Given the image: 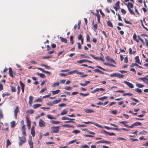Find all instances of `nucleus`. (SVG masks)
Masks as SVG:
<instances>
[{"label":"nucleus","mask_w":148,"mask_h":148,"mask_svg":"<svg viewBox=\"0 0 148 148\" xmlns=\"http://www.w3.org/2000/svg\"><path fill=\"white\" fill-rule=\"evenodd\" d=\"M85 62H86L85 60H81L77 61V62L78 63H82Z\"/></svg>","instance_id":"obj_49"},{"label":"nucleus","mask_w":148,"mask_h":148,"mask_svg":"<svg viewBox=\"0 0 148 148\" xmlns=\"http://www.w3.org/2000/svg\"><path fill=\"white\" fill-rule=\"evenodd\" d=\"M37 74L42 78H44L46 77L45 75L43 74L37 73Z\"/></svg>","instance_id":"obj_18"},{"label":"nucleus","mask_w":148,"mask_h":148,"mask_svg":"<svg viewBox=\"0 0 148 148\" xmlns=\"http://www.w3.org/2000/svg\"><path fill=\"white\" fill-rule=\"evenodd\" d=\"M85 111L87 113H91L94 112V111L92 109H85Z\"/></svg>","instance_id":"obj_16"},{"label":"nucleus","mask_w":148,"mask_h":148,"mask_svg":"<svg viewBox=\"0 0 148 148\" xmlns=\"http://www.w3.org/2000/svg\"><path fill=\"white\" fill-rule=\"evenodd\" d=\"M135 62L136 63L139 64H141V63L140 62V60L139 59V57L138 56H136L135 58Z\"/></svg>","instance_id":"obj_13"},{"label":"nucleus","mask_w":148,"mask_h":148,"mask_svg":"<svg viewBox=\"0 0 148 148\" xmlns=\"http://www.w3.org/2000/svg\"><path fill=\"white\" fill-rule=\"evenodd\" d=\"M98 27V25L96 23L95 24L93 25V28L94 29V31H95L97 29Z\"/></svg>","instance_id":"obj_47"},{"label":"nucleus","mask_w":148,"mask_h":148,"mask_svg":"<svg viewBox=\"0 0 148 148\" xmlns=\"http://www.w3.org/2000/svg\"><path fill=\"white\" fill-rule=\"evenodd\" d=\"M90 56L92 57L95 60H99V57H95V56L93 54H90Z\"/></svg>","instance_id":"obj_40"},{"label":"nucleus","mask_w":148,"mask_h":148,"mask_svg":"<svg viewBox=\"0 0 148 148\" xmlns=\"http://www.w3.org/2000/svg\"><path fill=\"white\" fill-rule=\"evenodd\" d=\"M124 21H125V23H126V24H131V25H132V23L131 22H130L129 21H127L126 20V19H124Z\"/></svg>","instance_id":"obj_52"},{"label":"nucleus","mask_w":148,"mask_h":148,"mask_svg":"<svg viewBox=\"0 0 148 148\" xmlns=\"http://www.w3.org/2000/svg\"><path fill=\"white\" fill-rule=\"evenodd\" d=\"M59 83L58 82H56L54 83L52 86V87H56L57 86H58L59 85Z\"/></svg>","instance_id":"obj_35"},{"label":"nucleus","mask_w":148,"mask_h":148,"mask_svg":"<svg viewBox=\"0 0 148 148\" xmlns=\"http://www.w3.org/2000/svg\"><path fill=\"white\" fill-rule=\"evenodd\" d=\"M68 111L65 110H64L62 111L61 112L60 114L61 115H63L66 114L67 113Z\"/></svg>","instance_id":"obj_26"},{"label":"nucleus","mask_w":148,"mask_h":148,"mask_svg":"<svg viewBox=\"0 0 148 148\" xmlns=\"http://www.w3.org/2000/svg\"><path fill=\"white\" fill-rule=\"evenodd\" d=\"M83 38V36L81 34H79L78 35V37H77L78 39L79 40H80L82 39Z\"/></svg>","instance_id":"obj_46"},{"label":"nucleus","mask_w":148,"mask_h":148,"mask_svg":"<svg viewBox=\"0 0 148 148\" xmlns=\"http://www.w3.org/2000/svg\"><path fill=\"white\" fill-rule=\"evenodd\" d=\"M141 123L139 122H136L134 123H133L132 125L130 126L129 127V128H132L134 127V126L140 125H141Z\"/></svg>","instance_id":"obj_8"},{"label":"nucleus","mask_w":148,"mask_h":148,"mask_svg":"<svg viewBox=\"0 0 148 148\" xmlns=\"http://www.w3.org/2000/svg\"><path fill=\"white\" fill-rule=\"evenodd\" d=\"M108 97L107 96H104L102 97L99 98H98V99L101 100H103L105 99H107Z\"/></svg>","instance_id":"obj_38"},{"label":"nucleus","mask_w":148,"mask_h":148,"mask_svg":"<svg viewBox=\"0 0 148 148\" xmlns=\"http://www.w3.org/2000/svg\"><path fill=\"white\" fill-rule=\"evenodd\" d=\"M47 117H48V118H49V119H55V118H54V117H53L51 115H48L47 116Z\"/></svg>","instance_id":"obj_59"},{"label":"nucleus","mask_w":148,"mask_h":148,"mask_svg":"<svg viewBox=\"0 0 148 148\" xmlns=\"http://www.w3.org/2000/svg\"><path fill=\"white\" fill-rule=\"evenodd\" d=\"M19 112L20 110H19V108L18 106L16 107L14 111V116L15 119H17V113Z\"/></svg>","instance_id":"obj_3"},{"label":"nucleus","mask_w":148,"mask_h":148,"mask_svg":"<svg viewBox=\"0 0 148 148\" xmlns=\"http://www.w3.org/2000/svg\"><path fill=\"white\" fill-rule=\"evenodd\" d=\"M99 90L101 91H104V89L102 88H97L92 91L91 92V93H95L96 92L99 91Z\"/></svg>","instance_id":"obj_11"},{"label":"nucleus","mask_w":148,"mask_h":148,"mask_svg":"<svg viewBox=\"0 0 148 148\" xmlns=\"http://www.w3.org/2000/svg\"><path fill=\"white\" fill-rule=\"evenodd\" d=\"M10 95V94L9 92H7L6 93H3L2 95V97L4 98L5 96H9Z\"/></svg>","instance_id":"obj_32"},{"label":"nucleus","mask_w":148,"mask_h":148,"mask_svg":"<svg viewBox=\"0 0 148 148\" xmlns=\"http://www.w3.org/2000/svg\"><path fill=\"white\" fill-rule=\"evenodd\" d=\"M79 94L84 97L86 96L89 95V94L88 93L84 94L82 93H80Z\"/></svg>","instance_id":"obj_44"},{"label":"nucleus","mask_w":148,"mask_h":148,"mask_svg":"<svg viewBox=\"0 0 148 148\" xmlns=\"http://www.w3.org/2000/svg\"><path fill=\"white\" fill-rule=\"evenodd\" d=\"M60 38L62 42H64L66 43H67V40L66 38L60 37Z\"/></svg>","instance_id":"obj_21"},{"label":"nucleus","mask_w":148,"mask_h":148,"mask_svg":"<svg viewBox=\"0 0 148 148\" xmlns=\"http://www.w3.org/2000/svg\"><path fill=\"white\" fill-rule=\"evenodd\" d=\"M20 83L21 86V88L25 87V85L21 81H20Z\"/></svg>","instance_id":"obj_57"},{"label":"nucleus","mask_w":148,"mask_h":148,"mask_svg":"<svg viewBox=\"0 0 148 148\" xmlns=\"http://www.w3.org/2000/svg\"><path fill=\"white\" fill-rule=\"evenodd\" d=\"M73 36L72 35L71 36H70V41L72 45L74 43V41L73 40Z\"/></svg>","instance_id":"obj_36"},{"label":"nucleus","mask_w":148,"mask_h":148,"mask_svg":"<svg viewBox=\"0 0 148 148\" xmlns=\"http://www.w3.org/2000/svg\"><path fill=\"white\" fill-rule=\"evenodd\" d=\"M47 89L45 87L42 89L40 91V93L43 92Z\"/></svg>","instance_id":"obj_64"},{"label":"nucleus","mask_w":148,"mask_h":148,"mask_svg":"<svg viewBox=\"0 0 148 148\" xmlns=\"http://www.w3.org/2000/svg\"><path fill=\"white\" fill-rule=\"evenodd\" d=\"M120 123H122V124H123L125 126V127H127L128 128H129V127L130 126H129L128 125L125 124V123H126L127 122H125V121H122L120 122Z\"/></svg>","instance_id":"obj_39"},{"label":"nucleus","mask_w":148,"mask_h":148,"mask_svg":"<svg viewBox=\"0 0 148 148\" xmlns=\"http://www.w3.org/2000/svg\"><path fill=\"white\" fill-rule=\"evenodd\" d=\"M76 73L77 74L82 75L84 73L83 72L78 71L77 70H73L70 71L68 73V75H70L74 73Z\"/></svg>","instance_id":"obj_4"},{"label":"nucleus","mask_w":148,"mask_h":148,"mask_svg":"<svg viewBox=\"0 0 148 148\" xmlns=\"http://www.w3.org/2000/svg\"><path fill=\"white\" fill-rule=\"evenodd\" d=\"M95 15L97 16V21L99 23H101L100 22V17L101 16L100 15L98 14H95Z\"/></svg>","instance_id":"obj_25"},{"label":"nucleus","mask_w":148,"mask_h":148,"mask_svg":"<svg viewBox=\"0 0 148 148\" xmlns=\"http://www.w3.org/2000/svg\"><path fill=\"white\" fill-rule=\"evenodd\" d=\"M26 121L27 126L28 128V129L29 130L31 127V122L29 118L27 117H26Z\"/></svg>","instance_id":"obj_6"},{"label":"nucleus","mask_w":148,"mask_h":148,"mask_svg":"<svg viewBox=\"0 0 148 148\" xmlns=\"http://www.w3.org/2000/svg\"><path fill=\"white\" fill-rule=\"evenodd\" d=\"M94 71H95V72H98V73H99L101 74H103L104 73L103 72L101 71L100 70L98 69H95V70H94Z\"/></svg>","instance_id":"obj_30"},{"label":"nucleus","mask_w":148,"mask_h":148,"mask_svg":"<svg viewBox=\"0 0 148 148\" xmlns=\"http://www.w3.org/2000/svg\"><path fill=\"white\" fill-rule=\"evenodd\" d=\"M28 143L30 147V148H33V143L32 140V137L31 136H29V139L28 140Z\"/></svg>","instance_id":"obj_5"},{"label":"nucleus","mask_w":148,"mask_h":148,"mask_svg":"<svg viewBox=\"0 0 148 148\" xmlns=\"http://www.w3.org/2000/svg\"><path fill=\"white\" fill-rule=\"evenodd\" d=\"M33 97L32 96H30L29 97V104L30 105V106H31L32 104L33 103Z\"/></svg>","instance_id":"obj_10"},{"label":"nucleus","mask_w":148,"mask_h":148,"mask_svg":"<svg viewBox=\"0 0 148 148\" xmlns=\"http://www.w3.org/2000/svg\"><path fill=\"white\" fill-rule=\"evenodd\" d=\"M86 40L88 42L90 41V37L89 35L87 34L86 36Z\"/></svg>","instance_id":"obj_58"},{"label":"nucleus","mask_w":148,"mask_h":148,"mask_svg":"<svg viewBox=\"0 0 148 148\" xmlns=\"http://www.w3.org/2000/svg\"><path fill=\"white\" fill-rule=\"evenodd\" d=\"M31 133L32 135V136L34 137L35 135V130H31Z\"/></svg>","instance_id":"obj_53"},{"label":"nucleus","mask_w":148,"mask_h":148,"mask_svg":"<svg viewBox=\"0 0 148 148\" xmlns=\"http://www.w3.org/2000/svg\"><path fill=\"white\" fill-rule=\"evenodd\" d=\"M71 120H67L68 121H64L65 123H69L71 122H73V121H72V120H75V119H71Z\"/></svg>","instance_id":"obj_33"},{"label":"nucleus","mask_w":148,"mask_h":148,"mask_svg":"<svg viewBox=\"0 0 148 148\" xmlns=\"http://www.w3.org/2000/svg\"><path fill=\"white\" fill-rule=\"evenodd\" d=\"M125 4L127 5L130 13L131 14L135 15V14L133 11L131 9V8H133V4L130 2H128L127 4L126 3Z\"/></svg>","instance_id":"obj_1"},{"label":"nucleus","mask_w":148,"mask_h":148,"mask_svg":"<svg viewBox=\"0 0 148 148\" xmlns=\"http://www.w3.org/2000/svg\"><path fill=\"white\" fill-rule=\"evenodd\" d=\"M10 89L12 92H15L16 91V90L15 87L13 86H10Z\"/></svg>","instance_id":"obj_29"},{"label":"nucleus","mask_w":148,"mask_h":148,"mask_svg":"<svg viewBox=\"0 0 148 148\" xmlns=\"http://www.w3.org/2000/svg\"><path fill=\"white\" fill-rule=\"evenodd\" d=\"M119 3H120L119 1H118L115 4V7L119 8L120 7Z\"/></svg>","instance_id":"obj_55"},{"label":"nucleus","mask_w":148,"mask_h":148,"mask_svg":"<svg viewBox=\"0 0 148 148\" xmlns=\"http://www.w3.org/2000/svg\"><path fill=\"white\" fill-rule=\"evenodd\" d=\"M143 81L146 83H148V79L146 77H143Z\"/></svg>","instance_id":"obj_50"},{"label":"nucleus","mask_w":148,"mask_h":148,"mask_svg":"<svg viewBox=\"0 0 148 148\" xmlns=\"http://www.w3.org/2000/svg\"><path fill=\"white\" fill-rule=\"evenodd\" d=\"M136 86L137 87L139 88H142L144 87V85L138 83L136 84Z\"/></svg>","instance_id":"obj_28"},{"label":"nucleus","mask_w":148,"mask_h":148,"mask_svg":"<svg viewBox=\"0 0 148 148\" xmlns=\"http://www.w3.org/2000/svg\"><path fill=\"white\" fill-rule=\"evenodd\" d=\"M11 144V143L9 139L7 140L6 147H7Z\"/></svg>","instance_id":"obj_51"},{"label":"nucleus","mask_w":148,"mask_h":148,"mask_svg":"<svg viewBox=\"0 0 148 148\" xmlns=\"http://www.w3.org/2000/svg\"><path fill=\"white\" fill-rule=\"evenodd\" d=\"M61 119L62 120H71V118H70L69 117H65V116L62 117V118H61Z\"/></svg>","instance_id":"obj_45"},{"label":"nucleus","mask_w":148,"mask_h":148,"mask_svg":"<svg viewBox=\"0 0 148 148\" xmlns=\"http://www.w3.org/2000/svg\"><path fill=\"white\" fill-rule=\"evenodd\" d=\"M102 132L103 133H106V134H107L108 135H109L110 136H112V135H115V134L114 133L112 132L111 133H110L106 131L105 130H104L103 132Z\"/></svg>","instance_id":"obj_17"},{"label":"nucleus","mask_w":148,"mask_h":148,"mask_svg":"<svg viewBox=\"0 0 148 148\" xmlns=\"http://www.w3.org/2000/svg\"><path fill=\"white\" fill-rule=\"evenodd\" d=\"M111 113L114 114H116L117 113V111L115 110L112 111L111 112Z\"/></svg>","instance_id":"obj_61"},{"label":"nucleus","mask_w":148,"mask_h":148,"mask_svg":"<svg viewBox=\"0 0 148 148\" xmlns=\"http://www.w3.org/2000/svg\"><path fill=\"white\" fill-rule=\"evenodd\" d=\"M18 138L20 140V142L19 143V146H21L23 145L24 143H25L26 141V139L24 137H19Z\"/></svg>","instance_id":"obj_2"},{"label":"nucleus","mask_w":148,"mask_h":148,"mask_svg":"<svg viewBox=\"0 0 148 148\" xmlns=\"http://www.w3.org/2000/svg\"><path fill=\"white\" fill-rule=\"evenodd\" d=\"M124 83L127 85L130 88H134V86L131 83L127 81H124Z\"/></svg>","instance_id":"obj_9"},{"label":"nucleus","mask_w":148,"mask_h":148,"mask_svg":"<svg viewBox=\"0 0 148 148\" xmlns=\"http://www.w3.org/2000/svg\"><path fill=\"white\" fill-rule=\"evenodd\" d=\"M134 9H135V12L138 15H140V14L139 13V12H138V9L135 6L134 7Z\"/></svg>","instance_id":"obj_60"},{"label":"nucleus","mask_w":148,"mask_h":148,"mask_svg":"<svg viewBox=\"0 0 148 148\" xmlns=\"http://www.w3.org/2000/svg\"><path fill=\"white\" fill-rule=\"evenodd\" d=\"M51 123H53V124H59L60 123V122H59V121H53V120H52V121H51Z\"/></svg>","instance_id":"obj_41"},{"label":"nucleus","mask_w":148,"mask_h":148,"mask_svg":"<svg viewBox=\"0 0 148 148\" xmlns=\"http://www.w3.org/2000/svg\"><path fill=\"white\" fill-rule=\"evenodd\" d=\"M42 101V99L41 98H38L34 101V102H41Z\"/></svg>","instance_id":"obj_48"},{"label":"nucleus","mask_w":148,"mask_h":148,"mask_svg":"<svg viewBox=\"0 0 148 148\" xmlns=\"http://www.w3.org/2000/svg\"><path fill=\"white\" fill-rule=\"evenodd\" d=\"M51 129L52 130H58L59 129H60V127L59 126L52 127H51Z\"/></svg>","instance_id":"obj_43"},{"label":"nucleus","mask_w":148,"mask_h":148,"mask_svg":"<svg viewBox=\"0 0 148 148\" xmlns=\"http://www.w3.org/2000/svg\"><path fill=\"white\" fill-rule=\"evenodd\" d=\"M105 64L106 65H107V66H112L114 67H116L115 65H114V64H110V63H105Z\"/></svg>","instance_id":"obj_31"},{"label":"nucleus","mask_w":148,"mask_h":148,"mask_svg":"<svg viewBox=\"0 0 148 148\" xmlns=\"http://www.w3.org/2000/svg\"><path fill=\"white\" fill-rule=\"evenodd\" d=\"M40 65L42 66H44L46 69H50V67L44 64H41Z\"/></svg>","instance_id":"obj_42"},{"label":"nucleus","mask_w":148,"mask_h":148,"mask_svg":"<svg viewBox=\"0 0 148 148\" xmlns=\"http://www.w3.org/2000/svg\"><path fill=\"white\" fill-rule=\"evenodd\" d=\"M96 125L98 127H99L101 128H102V129H105H105H110V128L109 127H107V126H104L103 127L102 126L99 125L98 124H96Z\"/></svg>","instance_id":"obj_12"},{"label":"nucleus","mask_w":148,"mask_h":148,"mask_svg":"<svg viewBox=\"0 0 148 148\" xmlns=\"http://www.w3.org/2000/svg\"><path fill=\"white\" fill-rule=\"evenodd\" d=\"M47 105L49 106H52L53 104V101L52 102H49L47 103Z\"/></svg>","instance_id":"obj_62"},{"label":"nucleus","mask_w":148,"mask_h":148,"mask_svg":"<svg viewBox=\"0 0 148 148\" xmlns=\"http://www.w3.org/2000/svg\"><path fill=\"white\" fill-rule=\"evenodd\" d=\"M107 24L108 26L111 27L113 28V27L112 23L110 20L107 22Z\"/></svg>","instance_id":"obj_20"},{"label":"nucleus","mask_w":148,"mask_h":148,"mask_svg":"<svg viewBox=\"0 0 148 148\" xmlns=\"http://www.w3.org/2000/svg\"><path fill=\"white\" fill-rule=\"evenodd\" d=\"M135 90L136 92H138V93H140L142 92V91L140 89H139V88H136L135 89Z\"/></svg>","instance_id":"obj_37"},{"label":"nucleus","mask_w":148,"mask_h":148,"mask_svg":"<svg viewBox=\"0 0 148 148\" xmlns=\"http://www.w3.org/2000/svg\"><path fill=\"white\" fill-rule=\"evenodd\" d=\"M60 92V90H57L54 91H52L51 92L53 95H55L58 93Z\"/></svg>","instance_id":"obj_23"},{"label":"nucleus","mask_w":148,"mask_h":148,"mask_svg":"<svg viewBox=\"0 0 148 148\" xmlns=\"http://www.w3.org/2000/svg\"><path fill=\"white\" fill-rule=\"evenodd\" d=\"M147 133V132L146 131L143 130L140 132L139 133V134L141 135H145Z\"/></svg>","instance_id":"obj_34"},{"label":"nucleus","mask_w":148,"mask_h":148,"mask_svg":"<svg viewBox=\"0 0 148 148\" xmlns=\"http://www.w3.org/2000/svg\"><path fill=\"white\" fill-rule=\"evenodd\" d=\"M61 101V99H59L58 100H54L53 101V104H57L59 103Z\"/></svg>","instance_id":"obj_27"},{"label":"nucleus","mask_w":148,"mask_h":148,"mask_svg":"<svg viewBox=\"0 0 148 148\" xmlns=\"http://www.w3.org/2000/svg\"><path fill=\"white\" fill-rule=\"evenodd\" d=\"M26 112L27 114H31L34 113V110L32 109L28 110L26 111Z\"/></svg>","instance_id":"obj_14"},{"label":"nucleus","mask_w":148,"mask_h":148,"mask_svg":"<svg viewBox=\"0 0 148 148\" xmlns=\"http://www.w3.org/2000/svg\"><path fill=\"white\" fill-rule=\"evenodd\" d=\"M42 106L41 104H34L33 105V107L34 109H36L37 108L39 107L40 106Z\"/></svg>","instance_id":"obj_19"},{"label":"nucleus","mask_w":148,"mask_h":148,"mask_svg":"<svg viewBox=\"0 0 148 148\" xmlns=\"http://www.w3.org/2000/svg\"><path fill=\"white\" fill-rule=\"evenodd\" d=\"M16 125L15 122L13 121L10 123V127L12 128H13Z\"/></svg>","instance_id":"obj_22"},{"label":"nucleus","mask_w":148,"mask_h":148,"mask_svg":"<svg viewBox=\"0 0 148 148\" xmlns=\"http://www.w3.org/2000/svg\"><path fill=\"white\" fill-rule=\"evenodd\" d=\"M72 89V87L70 86H67L65 88V89L68 90H70Z\"/></svg>","instance_id":"obj_54"},{"label":"nucleus","mask_w":148,"mask_h":148,"mask_svg":"<svg viewBox=\"0 0 148 148\" xmlns=\"http://www.w3.org/2000/svg\"><path fill=\"white\" fill-rule=\"evenodd\" d=\"M9 69V74L10 76L12 77H14V76L13 75V71H12V69L10 67Z\"/></svg>","instance_id":"obj_15"},{"label":"nucleus","mask_w":148,"mask_h":148,"mask_svg":"<svg viewBox=\"0 0 148 148\" xmlns=\"http://www.w3.org/2000/svg\"><path fill=\"white\" fill-rule=\"evenodd\" d=\"M39 126L40 127L45 126V122L41 119H40L39 120Z\"/></svg>","instance_id":"obj_7"},{"label":"nucleus","mask_w":148,"mask_h":148,"mask_svg":"<svg viewBox=\"0 0 148 148\" xmlns=\"http://www.w3.org/2000/svg\"><path fill=\"white\" fill-rule=\"evenodd\" d=\"M80 24L81 21H78L77 23V29H79L80 28Z\"/></svg>","instance_id":"obj_63"},{"label":"nucleus","mask_w":148,"mask_h":148,"mask_svg":"<svg viewBox=\"0 0 148 148\" xmlns=\"http://www.w3.org/2000/svg\"><path fill=\"white\" fill-rule=\"evenodd\" d=\"M63 126L64 127H65L69 128V127H71L73 128H74V126H73L71 125H69L65 124V125H63Z\"/></svg>","instance_id":"obj_24"},{"label":"nucleus","mask_w":148,"mask_h":148,"mask_svg":"<svg viewBox=\"0 0 148 148\" xmlns=\"http://www.w3.org/2000/svg\"><path fill=\"white\" fill-rule=\"evenodd\" d=\"M3 118V114L1 110H0V119H2Z\"/></svg>","instance_id":"obj_56"}]
</instances>
